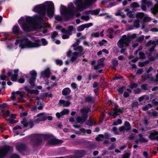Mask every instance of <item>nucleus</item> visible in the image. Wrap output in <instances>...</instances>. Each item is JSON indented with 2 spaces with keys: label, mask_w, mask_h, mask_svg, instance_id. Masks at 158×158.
<instances>
[{
  "label": "nucleus",
  "mask_w": 158,
  "mask_h": 158,
  "mask_svg": "<svg viewBox=\"0 0 158 158\" xmlns=\"http://www.w3.org/2000/svg\"><path fill=\"white\" fill-rule=\"evenodd\" d=\"M35 137L36 140L33 142V144L34 146H37L42 142V139L44 138L46 139H49L47 145L49 146L54 145L60 143V141L59 140L49 135H35Z\"/></svg>",
  "instance_id": "1"
},
{
  "label": "nucleus",
  "mask_w": 158,
  "mask_h": 158,
  "mask_svg": "<svg viewBox=\"0 0 158 158\" xmlns=\"http://www.w3.org/2000/svg\"><path fill=\"white\" fill-rule=\"evenodd\" d=\"M40 40H36L35 42H32L26 38L24 39L20 44L19 46L21 48L26 47L33 48L38 47L40 46Z\"/></svg>",
  "instance_id": "2"
},
{
  "label": "nucleus",
  "mask_w": 158,
  "mask_h": 158,
  "mask_svg": "<svg viewBox=\"0 0 158 158\" xmlns=\"http://www.w3.org/2000/svg\"><path fill=\"white\" fill-rule=\"evenodd\" d=\"M130 42L127 35H124L118 42L117 45L119 48H122L123 47L124 44L126 46H128Z\"/></svg>",
  "instance_id": "3"
},
{
  "label": "nucleus",
  "mask_w": 158,
  "mask_h": 158,
  "mask_svg": "<svg viewBox=\"0 0 158 158\" xmlns=\"http://www.w3.org/2000/svg\"><path fill=\"white\" fill-rule=\"evenodd\" d=\"M26 20L28 24H23L22 26V28L25 31H30L33 28V19L32 18L28 17L26 18Z\"/></svg>",
  "instance_id": "4"
},
{
  "label": "nucleus",
  "mask_w": 158,
  "mask_h": 158,
  "mask_svg": "<svg viewBox=\"0 0 158 158\" xmlns=\"http://www.w3.org/2000/svg\"><path fill=\"white\" fill-rule=\"evenodd\" d=\"M75 30L74 29V27L73 26H69L68 27V30H67L64 28H62L61 30V32L63 33L62 35V38L63 39H67L69 38L70 35L72 34V31Z\"/></svg>",
  "instance_id": "5"
},
{
  "label": "nucleus",
  "mask_w": 158,
  "mask_h": 158,
  "mask_svg": "<svg viewBox=\"0 0 158 158\" xmlns=\"http://www.w3.org/2000/svg\"><path fill=\"white\" fill-rule=\"evenodd\" d=\"M46 7L44 5H40L36 6L33 9L35 12L40 13L43 17L46 14Z\"/></svg>",
  "instance_id": "6"
},
{
  "label": "nucleus",
  "mask_w": 158,
  "mask_h": 158,
  "mask_svg": "<svg viewBox=\"0 0 158 158\" xmlns=\"http://www.w3.org/2000/svg\"><path fill=\"white\" fill-rule=\"evenodd\" d=\"M47 14L48 16L52 17L54 14V5L52 2H49L47 3Z\"/></svg>",
  "instance_id": "7"
},
{
  "label": "nucleus",
  "mask_w": 158,
  "mask_h": 158,
  "mask_svg": "<svg viewBox=\"0 0 158 158\" xmlns=\"http://www.w3.org/2000/svg\"><path fill=\"white\" fill-rule=\"evenodd\" d=\"M112 110L114 112L109 113V114L114 116V118H115L117 115H119V113H122L123 112V108L118 109V106L117 105H115Z\"/></svg>",
  "instance_id": "8"
},
{
  "label": "nucleus",
  "mask_w": 158,
  "mask_h": 158,
  "mask_svg": "<svg viewBox=\"0 0 158 158\" xmlns=\"http://www.w3.org/2000/svg\"><path fill=\"white\" fill-rule=\"evenodd\" d=\"M156 44L158 45V40L156 41L150 40L146 44V46L148 47H149L151 45H152V47L149 49V52H153L155 48Z\"/></svg>",
  "instance_id": "9"
},
{
  "label": "nucleus",
  "mask_w": 158,
  "mask_h": 158,
  "mask_svg": "<svg viewBox=\"0 0 158 158\" xmlns=\"http://www.w3.org/2000/svg\"><path fill=\"white\" fill-rule=\"evenodd\" d=\"M12 149V147L8 146L5 147L0 150V158L3 157L6 155L8 151Z\"/></svg>",
  "instance_id": "10"
},
{
  "label": "nucleus",
  "mask_w": 158,
  "mask_h": 158,
  "mask_svg": "<svg viewBox=\"0 0 158 158\" xmlns=\"http://www.w3.org/2000/svg\"><path fill=\"white\" fill-rule=\"evenodd\" d=\"M131 128V126L129 123L126 121L125 122L124 126L120 127L119 128L120 132L128 131Z\"/></svg>",
  "instance_id": "11"
},
{
  "label": "nucleus",
  "mask_w": 158,
  "mask_h": 158,
  "mask_svg": "<svg viewBox=\"0 0 158 158\" xmlns=\"http://www.w3.org/2000/svg\"><path fill=\"white\" fill-rule=\"evenodd\" d=\"M79 44L77 43H75L73 44L72 46L73 48V50L75 51H78L79 53L81 54L82 55L84 53L83 52L84 49L83 47L81 46H77Z\"/></svg>",
  "instance_id": "12"
},
{
  "label": "nucleus",
  "mask_w": 158,
  "mask_h": 158,
  "mask_svg": "<svg viewBox=\"0 0 158 158\" xmlns=\"http://www.w3.org/2000/svg\"><path fill=\"white\" fill-rule=\"evenodd\" d=\"M158 132L155 130H153L150 132V135L148 136L149 138L151 139H156L158 141Z\"/></svg>",
  "instance_id": "13"
},
{
  "label": "nucleus",
  "mask_w": 158,
  "mask_h": 158,
  "mask_svg": "<svg viewBox=\"0 0 158 158\" xmlns=\"http://www.w3.org/2000/svg\"><path fill=\"white\" fill-rule=\"evenodd\" d=\"M78 8V10L81 11L84 9V4L83 3L82 0H77L75 2Z\"/></svg>",
  "instance_id": "14"
},
{
  "label": "nucleus",
  "mask_w": 158,
  "mask_h": 158,
  "mask_svg": "<svg viewBox=\"0 0 158 158\" xmlns=\"http://www.w3.org/2000/svg\"><path fill=\"white\" fill-rule=\"evenodd\" d=\"M72 7H74L73 5H72L71 8L69 7L68 10L66 11L65 13L66 14L70 17H73L74 16L75 11V10Z\"/></svg>",
  "instance_id": "15"
},
{
  "label": "nucleus",
  "mask_w": 158,
  "mask_h": 158,
  "mask_svg": "<svg viewBox=\"0 0 158 158\" xmlns=\"http://www.w3.org/2000/svg\"><path fill=\"white\" fill-rule=\"evenodd\" d=\"M90 110V108L88 107L83 108L80 110V111L82 116L87 118L88 117V114Z\"/></svg>",
  "instance_id": "16"
},
{
  "label": "nucleus",
  "mask_w": 158,
  "mask_h": 158,
  "mask_svg": "<svg viewBox=\"0 0 158 158\" xmlns=\"http://www.w3.org/2000/svg\"><path fill=\"white\" fill-rule=\"evenodd\" d=\"M92 25L91 23L83 24L79 26L77 28V30L81 31L83 30L85 28L89 27Z\"/></svg>",
  "instance_id": "17"
},
{
  "label": "nucleus",
  "mask_w": 158,
  "mask_h": 158,
  "mask_svg": "<svg viewBox=\"0 0 158 158\" xmlns=\"http://www.w3.org/2000/svg\"><path fill=\"white\" fill-rule=\"evenodd\" d=\"M69 113V110L68 109H64L60 113H57L56 114V115L58 118H59L62 116L68 114Z\"/></svg>",
  "instance_id": "18"
},
{
  "label": "nucleus",
  "mask_w": 158,
  "mask_h": 158,
  "mask_svg": "<svg viewBox=\"0 0 158 158\" xmlns=\"http://www.w3.org/2000/svg\"><path fill=\"white\" fill-rule=\"evenodd\" d=\"M50 70L49 68H47L45 70L42 71L41 73V77H49L50 76Z\"/></svg>",
  "instance_id": "19"
},
{
  "label": "nucleus",
  "mask_w": 158,
  "mask_h": 158,
  "mask_svg": "<svg viewBox=\"0 0 158 158\" xmlns=\"http://www.w3.org/2000/svg\"><path fill=\"white\" fill-rule=\"evenodd\" d=\"M87 118L82 115L81 116H79L77 117L76 121L78 123L83 124L86 120Z\"/></svg>",
  "instance_id": "20"
},
{
  "label": "nucleus",
  "mask_w": 158,
  "mask_h": 158,
  "mask_svg": "<svg viewBox=\"0 0 158 158\" xmlns=\"http://www.w3.org/2000/svg\"><path fill=\"white\" fill-rule=\"evenodd\" d=\"M79 55V53L76 52H75L73 53L72 54L70 60L73 62L75 61L78 58Z\"/></svg>",
  "instance_id": "21"
},
{
  "label": "nucleus",
  "mask_w": 158,
  "mask_h": 158,
  "mask_svg": "<svg viewBox=\"0 0 158 158\" xmlns=\"http://www.w3.org/2000/svg\"><path fill=\"white\" fill-rule=\"evenodd\" d=\"M70 102H69L64 100H60L59 102V105H63L64 107L68 106L70 105Z\"/></svg>",
  "instance_id": "22"
},
{
  "label": "nucleus",
  "mask_w": 158,
  "mask_h": 158,
  "mask_svg": "<svg viewBox=\"0 0 158 158\" xmlns=\"http://www.w3.org/2000/svg\"><path fill=\"white\" fill-rule=\"evenodd\" d=\"M144 77L145 79L148 80L150 81H156L153 78L152 74H146L144 76Z\"/></svg>",
  "instance_id": "23"
},
{
  "label": "nucleus",
  "mask_w": 158,
  "mask_h": 158,
  "mask_svg": "<svg viewBox=\"0 0 158 158\" xmlns=\"http://www.w3.org/2000/svg\"><path fill=\"white\" fill-rule=\"evenodd\" d=\"M30 73L31 76L30 78H31V79H34V80H35L37 75L36 71L34 70H33L30 71Z\"/></svg>",
  "instance_id": "24"
},
{
  "label": "nucleus",
  "mask_w": 158,
  "mask_h": 158,
  "mask_svg": "<svg viewBox=\"0 0 158 158\" xmlns=\"http://www.w3.org/2000/svg\"><path fill=\"white\" fill-rule=\"evenodd\" d=\"M99 12V10H89L85 12L86 14H91V15H98Z\"/></svg>",
  "instance_id": "25"
},
{
  "label": "nucleus",
  "mask_w": 158,
  "mask_h": 158,
  "mask_svg": "<svg viewBox=\"0 0 158 158\" xmlns=\"http://www.w3.org/2000/svg\"><path fill=\"white\" fill-rule=\"evenodd\" d=\"M17 149L19 151H21L23 150H24L26 148L25 145L23 144L19 143L17 145Z\"/></svg>",
  "instance_id": "26"
},
{
  "label": "nucleus",
  "mask_w": 158,
  "mask_h": 158,
  "mask_svg": "<svg viewBox=\"0 0 158 158\" xmlns=\"http://www.w3.org/2000/svg\"><path fill=\"white\" fill-rule=\"evenodd\" d=\"M151 11L153 15H156L158 12V5H155L151 8Z\"/></svg>",
  "instance_id": "27"
},
{
  "label": "nucleus",
  "mask_w": 158,
  "mask_h": 158,
  "mask_svg": "<svg viewBox=\"0 0 158 158\" xmlns=\"http://www.w3.org/2000/svg\"><path fill=\"white\" fill-rule=\"evenodd\" d=\"M71 92V90L69 88H66L63 89L62 91V94L64 95H66L69 94Z\"/></svg>",
  "instance_id": "28"
},
{
  "label": "nucleus",
  "mask_w": 158,
  "mask_h": 158,
  "mask_svg": "<svg viewBox=\"0 0 158 158\" xmlns=\"http://www.w3.org/2000/svg\"><path fill=\"white\" fill-rule=\"evenodd\" d=\"M28 121L26 118H23V120L21 121V123L23 125L24 127H26L27 126L28 124Z\"/></svg>",
  "instance_id": "29"
},
{
  "label": "nucleus",
  "mask_w": 158,
  "mask_h": 158,
  "mask_svg": "<svg viewBox=\"0 0 158 158\" xmlns=\"http://www.w3.org/2000/svg\"><path fill=\"white\" fill-rule=\"evenodd\" d=\"M44 113H41L38 114L36 116L37 117L40 118L41 119H43V121H45L47 119V118L46 116H44Z\"/></svg>",
  "instance_id": "30"
},
{
  "label": "nucleus",
  "mask_w": 158,
  "mask_h": 158,
  "mask_svg": "<svg viewBox=\"0 0 158 158\" xmlns=\"http://www.w3.org/2000/svg\"><path fill=\"white\" fill-rule=\"evenodd\" d=\"M85 99V102H93L94 100V98L89 96L86 97Z\"/></svg>",
  "instance_id": "31"
},
{
  "label": "nucleus",
  "mask_w": 158,
  "mask_h": 158,
  "mask_svg": "<svg viewBox=\"0 0 158 158\" xmlns=\"http://www.w3.org/2000/svg\"><path fill=\"white\" fill-rule=\"evenodd\" d=\"M134 27L138 28L139 27V20L138 19L134 20L133 21Z\"/></svg>",
  "instance_id": "32"
},
{
  "label": "nucleus",
  "mask_w": 158,
  "mask_h": 158,
  "mask_svg": "<svg viewBox=\"0 0 158 158\" xmlns=\"http://www.w3.org/2000/svg\"><path fill=\"white\" fill-rule=\"evenodd\" d=\"M114 31V29L113 28H111L109 29L107 31L108 32L109 34L110 35L109 36V38L111 39L113 37V32Z\"/></svg>",
  "instance_id": "33"
},
{
  "label": "nucleus",
  "mask_w": 158,
  "mask_h": 158,
  "mask_svg": "<svg viewBox=\"0 0 158 158\" xmlns=\"http://www.w3.org/2000/svg\"><path fill=\"white\" fill-rule=\"evenodd\" d=\"M143 3L146 5L148 6H151L153 5L152 2L148 0H142Z\"/></svg>",
  "instance_id": "34"
},
{
  "label": "nucleus",
  "mask_w": 158,
  "mask_h": 158,
  "mask_svg": "<svg viewBox=\"0 0 158 158\" xmlns=\"http://www.w3.org/2000/svg\"><path fill=\"white\" fill-rule=\"evenodd\" d=\"M149 63V60H146L143 62H140L139 63V66L140 67H143L147 64Z\"/></svg>",
  "instance_id": "35"
},
{
  "label": "nucleus",
  "mask_w": 158,
  "mask_h": 158,
  "mask_svg": "<svg viewBox=\"0 0 158 158\" xmlns=\"http://www.w3.org/2000/svg\"><path fill=\"white\" fill-rule=\"evenodd\" d=\"M147 113L150 116L155 117L157 116L156 112L155 111H152V112L148 111Z\"/></svg>",
  "instance_id": "36"
},
{
  "label": "nucleus",
  "mask_w": 158,
  "mask_h": 158,
  "mask_svg": "<svg viewBox=\"0 0 158 158\" xmlns=\"http://www.w3.org/2000/svg\"><path fill=\"white\" fill-rule=\"evenodd\" d=\"M139 136L140 138L139 139V141L141 142H147L148 141V139H144L143 137V135L141 134L139 135Z\"/></svg>",
  "instance_id": "37"
},
{
  "label": "nucleus",
  "mask_w": 158,
  "mask_h": 158,
  "mask_svg": "<svg viewBox=\"0 0 158 158\" xmlns=\"http://www.w3.org/2000/svg\"><path fill=\"white\" fill-rule=\"evenodd\" d=\"M144 13L143 12H139L137 13L136 15V17L139 19H142L144 17Z\"/></svg>",
  "instance_id": "38"
},
{
  "label": "nucleus",
  "mask_w": 158,
  "mask_h": 158,
  "mask_svg": "<svg viewBox=\"0 0 158 158\" xmlns=\"http://www.w3.org/2000/svg\"><path fill=\"white\" fill-rule=\"evenodd\" d=\"M152 107V106L151 104H148L142 107V109L144 110H148L149 108Z\"/></svg>",
  "instance_id": "39"
},
{
  "label": "nucleus",
  "mask_w": 158,
  "mask_h": 158,
  "mask_svg": "<svg viewBox=\"0 0 158 158\" xmlns=\"http://www.w3.org/2000/svg\"><path fill=\"white\" fill-rule=\"evenodd\" d=\"M105 58H102L100 59H99L98 61V64L100 65L101 66H103L104 64L103 62L105 60Z\"/></svg>",
  "instance_id": "40"
},
{
  "label": "nucleus",
  "mask_w": 158,
  "mask_h": 158,
  "mask_svg": "<svg viewBox=\"0 0 158 158\" xmlns=\"http://www.w3.org/2000/svg\"><path fill=\"white\" fill-rule=\"evenodd\" d=\"M104 138V135H103L100 134L96 137L97 141H101Z\"/></svg>",
  "instance_id": "41"
},
{
  "label": "nucleus",
  "mask_w": 158,
  "mask_h": 158,
  "mask_svg": "<svg viewBox=\"0 0 158 158\" xmlns=\"http://www.w3.org/2000/svg\"><path fill=\"white\" fill-rule=\"evenodd\" d=\"M127 90L129 92H125L123 94L125 98L128 97L129 96V93H131L132 92L131 90L129 89H127Z\"/></svg>",
  "instance_id": "42"
},
{
  "label": "nucleus",
  "mask_w": 158,
  "mask_h": 158,
  "mask_svg": "<svg viewBox=\"0 0 158 158\" xmlns=\"http://www.w3.org/2000/svg\"><path fill=\"white\" fill-rule=\"evenodd\" d=\"M18 77V74H14L11 76V79L12 81H15L17 80Z\"/></svg>",
  "instance_id": "43"
},
{
  "label": "nucleus",
  "mask_w": 158,
  "mask_h": 158,
  "mask_svg": "<svg viewBox=\"0 0 158 158\" xmlns=\"http://www.w3.org/2000/svg\"><path fill=\"white\" fill-rule=\"evenodd\" d=\"M139 59H144L145 58V54L142 52H140L139 53Z\"/></svg>",
  "instance_id": "44"
},
{
  "label": "nucleus",
  "mask_w": 158,
  "mask_h": 158,
  "mask_svg": "<svg viewBox=\"0 0 158 158\" xmlns=\"http://www.w3.org/2000/svg\"><path fill=\"white\" fill-rule=\"evenodd\" d=\"M85 153H86L85 151L84 150H82L78 152L79 155H78L77 156V157H79L83 156H84V155H85Z\"/></svg>",
  "instance_id": "45"
},
{
  "label": "nucleus",
  "mask_w": 158,
  "mask_h": 158,
  "mask_svg": "<svg viewBox=\"0 0 158 158\" xmlns=\"http://www.w3.org/2000/svg\"><path fill=\"white\" fill-rule=\"evenodd\" d=\"M13 31L14 33H18L19 31V28L18 26H14L13 28Z\"/></svg>",
  "instance_id": "46"
},
{
  "label": "nucleus",
  "mask_w": 158,
  "mask_h": 158,
  "mask_svg": "<svg viewBox=\"0 0 158 158\" xmlns=\"http://www.w3.org/2000/svg\"><path fill=\"white\" fill-rule=\"evenodd\" d=\"M151 20V18L148 16H145L143 18V21L144 22H149Z\"/></svg>",
  "instance_id": "47"
},
{
  "label": "nucleus",
  "mask_w": 158,
  "mask_h": 158,
  "mask_svg": "<svg viewBox=\"0 0 158 158\" xmlns=\"http://www.w3.org/2000/svg\"><path fill=\"white\" fill-rule=\"evenodd\" d=\"M130 6L131 7L133 8H137L139 7V4L135 2H134L131 4Z\"/></svg>",
  "instance_id": "48"
},
{
  "label": "nucleus",
  "mask_w": 158,
  "mask_h": 158,
  "mask_svg": "<svg viewBox=\"0 0 158 158\" xmlns=\"http://www.w3.org/2000/svg\"><path fill=\"white\" fill-rule=\"evenodd\" d=\"M39 93V91L38 90H31L29 93V94H37Z\"/></svg>",
  "instance_id": "49"
},
{
  "label": "nucleus",
  "mask_w": 158,
  "mask_h": 158,
  "mask_svg": "<svg viewBox=\"0 0 158 158\" xmlns=\"http://www.w3.org/2000/svg\"><path fill=\"white\" fill-rule=\"evenodd\" d=\"M130 156V154L128 153H126L122 155V158H129Z\"/></svg>",
  "instance_id": "50"
},
{
  "label": "nucleus",
  "mask_w": 158,
  "mask_h": 158,
  "mask_svg": "<svg viewBox=\"0 0 158 158\" xmlns=\"http://www.w3.org/2000/svg\"><path fill=\"white\" fill-rule=\"evenodd\" d=\"M128 36L129 40H131L135 38L136 37V34H134L131 35H127Z\"/></svg>",
  "instance_id": "51"
},
{
  "label": "nucleus",
  "mask_w": 158,
  "mask_h": 158,
  "mask_svg": "<svg viewBox=\"0 0 158 158\" xmlns=\"http://www.w3.org/2000/svg\"><path fill=\"white\" fill-rule=\"evenodd\" d=\"M85 3L87 5H89L91 3L94 2L96 0H84Z\"/></svg>",
  "instance_id": "52"
},
{
  "label": "nucleus",
  "mask_w": 158,
  "mask_h": 158,
  "mask_svg": "<svg viewBox=\"0 0 158 158\" xmlns=\"http://www.w3.org/2000/svg\"><path fill=\"white\" fill-rule=\"evenodd\" d=\"M7 77L6 76L2 73L0 75V78L2 80H5Z\"/></svg>",
  "instance_id": "53"
},
{
  "label": "nucleus",
  "mask_w": 158,
  "mask_h": 158,
  "mask_svg": "<svg viewBox=\"0 0 158 158\" xmlns=\"http://www.w3.org/2000/svg\"><path fill=\"white\" fill-rule=\"evenodd\" d=\"M35 80H34V79H31V78H30L29 80V82L31 85L32 87H33L35 86L34 81H35Z\"/></svg>",
  "instance_id": "54"
},
{
  "label": "nucleus",
  "mask_w": 158,
  "mask_h": 158,
  "mask_svg": "<svg viewBox=\"0 0 158 158\" xmlns=\"http://www.w3.org/2000/svg\"><path fill=\"white\" fill-rule=\"evenodd\" d=\"M143 69H139L136 72V74L138 75H140L143 72Z\"/></svg>",
  "instance_id": "55"
},
{
  "label": "nucleus",
  "mask_w": 158,
  "mask_h": 158,
  "mask_svg": "<svg viewBox=\"0 0 158 158\" xmlns=\"http://www.w3.org/2000/svg\"><path fill=\"white\" fill-rule=\"evenodd\" d=\"M139 105V103L138 102H133L131 104V107L132 108L138 106Z\"/></svg>",
  "instance_id": "56"
},
{
  "label": "nucleus",
  "mask_w": 158,
  "mask_h": 158,
  "mask_svg": "<svg viewBox=\"0 0 158 158\" xmlns=\"http://www.w3.org/2000/svg\"><path fill=\"white\" fill-rule=\"evenodd\" d=\"M89 17L88 16L82 15L81 17V19L84 20L85 21H87L89 20Z\"/></svg>",
  "instance_id": "57"
},
{
  "label": "nucleus",
  "mask_w": 158,
  "mask_h": 158,
  "mask_svg": "<svg viewBox=\"0 0 158 158\" xmlns=\"http://www.w3.org/2000/svg\"><path fill=\"white\" fill-rule=\"evenodd\" d=\"M86 125L89 126H92L93 125V122L91 121L90 118H89V120L87 121L86 122Z\"/></svg>",
  "instance_id": "58"
},
{
  "label": "nucleus",
  "mask_w": 158,
  "mask_h": 158,
  "mask_svg": "<svg viewBox=\"0 0 158 158\" xmlns=\"http://www.w3.org/2000/svg\"><path fill=\"white\" fill-rule=\"evenodd\" d=\"M138 86V85L136 83H134L131 84V86H130V88L131 89H133L136 88Z\"/></svg>",
  "instance_id": "59"
},
{
  "label": "nucleus",
  "mask_w": 158,
  "mask_h": 158,
  "mask_svg": "<svg viewBox=\"0 0 158 158\" xmlns=\"http://www.w3.org/2000/svg\"><path fill=\"white\" fill-rule=\"evenodd\" d=\"M16 94L18 95H19V96L21 97L22 98L23 97V95H24V93H22L21 92L17 91L15 92V94Z\"/></svg>",
  "instance_id": "60"
},
{
  "label": "nucleus",
  "mask_w": 158,
  "mask_h": 158,
  "mask_svg": "<svg viewBox=\"0 0 158 158\" xmlns=\"http://www.w3.org/2000/svg\"><path fill=\"white\" fill-rule=\"evenodd\" d=\"M113 64L114 66V68L115 69L114 67L117 66L118 65V62L117 60H113L112 61Z\"/></svg>",
  "instance_id": "61"
},
{
  "label": "nucleus",
  "mask_w": 158,
  "mask_h": 158,
  "mask_svg": "<svg viewBox=\"0 0 158 158\" xmlns=\"http://www.w3.org/2000/svg\"><path fill=\"white\" fill-rule=\"evenodd\" d=\"M58 34L56 31H54L53 32L52 35V39H54L56 37L57 35Z\"/></svg>",
  "instance_id": "62"
},
{
  "label": "nucleus",
  "mask_w": 158,
  "mask_h": 158,
  "mask_svg": "<svg viewBox=\"0 0 158 158\" xmlns=\"http://www.w3.org/2000/svg\"><path fill=\"white\" fill-rule=\"evenodd\" d=\"M91 36L94 37H98L99 36V32L93 33L91 34Z\"/></svg>",
  "instance_id": "63"
},
{
  "label": "nucleus",
  "mask_w": 158,
  "mask_h": 158,
  "mask_svg": "<svg viewBox=\"0 0 158 158\" xmlns=\"http://www.w3.org/2000/svg\"><path fill=\"white\" fill-rule=\"evenodd\" d=\"M127 15L131 18L133 17V15L132 14V12L131 11H128L127 14Z\"/></svg>",
  "instance_id": "64"
}]
</instances>
